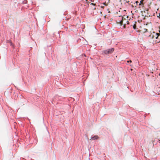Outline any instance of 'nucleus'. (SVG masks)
I'll return each instance as SVG.
<instances>
[{"label":"nucleus","mask_w":160,"mask_h":160,"mask_svg":"<svg viewBox=\"0 0 160 160\" xmlns=\"http://www.w3.org/2000/svg\"><path fill=\"white\" fill-rule=\"evenodd\" d=\"M22 2L24 4H26L28 3V1L27 0H24Z\"/></svg>","instance_id":"7ed1b4c3"},{"label":"nucleus","mask_w":160,"mask_h":160,"mask_svg":"<svg viewBox=\"0 0 160 160\" xmlns=\"http://www.w3.org/2000/svg\"><path fill=\"white\" fill-rule=\"evenodd\" d=\"M98 138V136H94L93 137H91V138L90 139V140L93 139L94 140H97Z\"/></svg>","instance_id":"f03ea898"},{"label":"nucleus","mask_w":160,"mask_h":160,"mask_svg":"<svg viewBox=\"0 0 160 160\" xmlns=\"http://www.w3.org/2000/svg\"><path fill=\"white\" fill-rule=\"evenodd\" d=\"M136 3H138V1H136Z\"/></svg>","instance_id":"9b49d317"},{"label":"nucleus","mask_w":160,"mask_h":160,"mask_svg":"<svg viewBox=\"0 0 160 160\" xmlns=\"http://www.w3.org/2000/svg\"><path fill=\"white\" fill-rule=\"evenodd\" d=\"M158 38V37L157 36L155 38H156V39H157V38Z\"/></svg>","instance_id":"9d476101"},{"label":"nucleus","mask_w":160,"mask_h":160,"mask_svg":"<svg viewBox=\"0 0 160 160\" xmlns=\"http://www.w3.org/2000/svg\"><path fill=\"white\" fill-rule=\"evenodd\" d=\"M126 22L127 24H129V22L128 21H126Z\"/></svg>","instance_id":"0eeeda50"},{"label":"nucleus","mask_w":160,"mask_h":160,"mask_svg":"<svg viewBox=\"0 0 160 160\" xmlns=\"http://www.w3.org/2000/svg\"><path fill=\"white\" fill-rule=\"evenodd\" d=\"M114 49L113 48H112L110 49H109L105 50L103 52V53L106 54H109L112 53L114 51Z\"/></svg>","instance_id":"f257e3e1"},{"label":"nucleus","mask_w":160,"mask_h":160,"mask_svg":"<svg viewBox=\"0 0 160 160\" xmlns=\"http://www.w3.org/2000/svg\"><path fill=\"white\" fill-rule=\"evenodd\" d=\"M127 62H132V61H131V60H130V61H127Z\"/></svg>","instance_id":"6e6552de"},{"label":"nucleus","mask_w":160,"mask_h":160,"mask_svg":"<svg viewBox=\"0 0 160 160\" xmlns=\"http://www.w3.org/2000/svg\"><path fill=\"white\" fill-rule=\"evenodd\" d=\"M156 35H157V36H158H158H159V35H160L159 34V33H156Z\"/></svg>","instance_id":"39448f33"},{"label":"nucleus","mask_w":160,"mask_h":160,"mask_svg":"<svg viewBox=\"0 0 160 160\" xmlns=\"http://www.w3.org/2000/svg\"><path fill=\"white\" fill-rule=\"evenodd\" d=\"M125 25H126V24H123V27L124 28H125Z\"/></svg>","instance_id":"423d86ee"},{"label":"nucleus","mask_w":160,"mask_h":160,"mask_svg":"<svg viewBox=\"0 0 160 160\" xmlns=\"http://www.w3.org/2000/svg\"><path fill=\"white\" fill-rule=\"evenodd\" d=\"M160 17V13H159V16H157L158 17Z\"/></svg>","instance_id":"1a4fd4ad"},{"label":"nucleus","mask_w":160,"mask_h":160,"mask_svg":"<svg viewBox=\"0 0 160 160\" xmlns=\"http://www.w3.org/2000/svg\"><path fill=\"white\" fill-rule=\"evenodd\" d=\"M120 24L122 25H123V22L122 21H120Z\"/></svg>","instance_id":"20e7f679"}]
</instances>
